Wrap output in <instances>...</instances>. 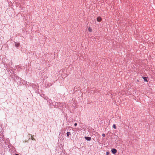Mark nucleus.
Segmentation results:
<instances>
[{
	"instance_id": "10",
	"label": "nucleus",
	"mask_w": 155,
	"mask_h": 155,
	"mask_svg": "<svg viewBox=\"0 0 155 155\" xmlns=\"http://www.w3.org/2000/svg\"><path fill=\"white\" fill-rule=\"evenodd\" d=\"M109 154V152H106V155H108Z\"/></svg>"
},
{
	"instance_id": "1",
	"label": "nucleus",
	"mask_w": 155,
	"mask_h": 155,
	"mask_svg": "<svg viewBox=\"0 0 155 155\" xmlns=\"http://www.w3.org/2000/svg\"><path fill=\"white\" fill-rule=\"evenodd\" d=\"M111 152L113 154H115L117 153V150L115 149H113L111 150Z\"/></svg>"
},
{
	"instance_id": "9",
	"label": "nucleus",
	"mask_w": 155,
	"mask_h": 155,
	"mask_svg": "<svg viewBox=\"0 0 155 155\" xmlns=\"http://www.w3.org/2000/svg\"><path fill=\"white\" fill-rule=\"evenodd\" d=\"M102 136H103V137H105V134H102Z\"/></svg>"
},
{
	"instance_id": "4",
	"label": "nucleus",
	"mask_w": 155,
	"mask_h": 155,
	"mask_svg": "<svg viewBox=\"0 0 155 155\" xmlns=\"http://www.w3.org/2000/svg\"><path fill=\"white\" fill-rule=\"evenodd\" d=\"M88 30L89 32H91L92 31V29L90 27L88 28Z\"/></svg>"
},
{
	"instance_id": "6",
	"label": "nucleus",
	"mask_w": 155,
	"mask_h": 155,
	"mask_svg": "<svg viewBox=\"0 0 155 155\" xmlns=\"http://www.w3.org/2000/svg\"><path fill=\"white\" fill-rule=\"evenodd\" d=\"M143 78L145 81H147V82L148 81L147 77H143Z\"/></svg>"
},
{
	"instance_id": "3",
	"label": "nucleus",
	"mask_w": 155,
	"mask_h": 155,
	"mask_svg": "<svg viewBox=\"0 0 155 155\" xmlns=\"http://www.w3.org/2000/svg\"><path fill=\"white\" fill-rule=\"evenodd\" d=\"M97 20L98 22H100L101 21L102 19L101 17H98L97 18Z\"/></svg>"
},
{
	"instance_id": "7",
	"label": "nucleus",
	"mask_w": 155,
	"mask_h": 155,
	"mask_svg": "<svg viewBox=\"0 0 155 155\" xmlns=\"http://www.w3.org/2000/svg\"><path fill=\"white\" fill-rule=\"evenodd\" d=\"M113 127L114 129H116V125H115V124H113Z\"/></svg>"
},
{
	"instance_id": "12",
	"label": "nucleus",
	"mask_w": 155,
	"mask_h": 155,
	"mask_svg": "<svg viewBox=\"0 0 155 155\" xmlns=\"http://www.w3.org/2000/svg\"><path fill=\"white\" fill-rule=\"evenodd\" d=\"M31 139L32 140H35V139L33 138V137Z\"/></svg>"
},
{
	"instance_id": "5",
	"label": "nucleus",
	"mask_w": 155,
	"mask_h": 155,
	"mask_svg": "<svg viewBox=\"0 0 155 155\" xmlns=\"http://www.w3.org/2000/svg\"><path fill=\"white\" fill-rule=\"evenodd\" d=\"M19 45L20 44L19 43H15V45L16 47H18L19 46Z\"/></svg>"
},
{
	"instance_id": "8",
	"label": "nucleus",
	"mask_w": 155,
	"mask_h": 155,
	"mask_svg": "<svg viewBox=\"0 0 155 155\" xmlns=\"http://www.w3.org/2000/svg\"><path fill=\"white\" fill-rule=\"evenodd\" d=\"M70 134V132H68L67 133V135L68 137Z\"/></svg>"
},
{
	"instance_id": "13",
	"label": "nucleus",
	"mask_w": 155,
	"mask_h": 155,
	"mask_svg": "<svg viewBox=\"0 0 155 155\" xmlns=\"http://www.w3.org/2000/svg\"><path fill=\"white\" fill-rule=\"evenodd\" d=\"M15 155H19L18 154H16Z\"/></svg>"
},
{
	"instance_id": "11",
	"label": "nucleus",
	"mask_w": 155,
	"mask_h": 155,
	"mask_svg": "<svg viewBox=\"0 0 155 155\" xmlns=\"http://www.w3.org/2000/svg\"><path fill=\"white\" fill-rule=\"evenodd\" d=\"M74 125L75 126H77V124L76 123H75L74 124Z\"/></svg>"
},
{
	"instance_id": "2",
	"label": "nucleus",
	"mask_w": 155,
	"mask_h": 155,
	"mask_svg": "<svg viewBox=\"0 0 155 155\" xmlns=\"http://www.w3.org/2000/svg\"><path fill=\"white\" fill-rule=\"evenodd\" d=\"M85 138L87 140H91V138L90 137H85Z\"/></svg>"
}]
</instances>
